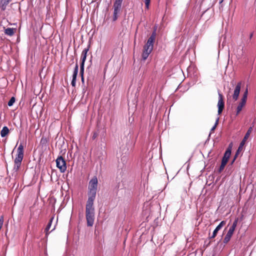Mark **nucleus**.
<instances>
[{
  "mask_svg": "<svg viewBox=\"0 0 256 256\" xmlns=\"http://www.w3.org/2000/svg\"><path fill=\"white\" fill-rule=\"evenodd\" d=\"M98 178L94 176L89 182L88 200L86 202V216L87 226H92L94 220V202L96 196V193L98 187Z\"/></svg>",
  "mask_w": 256,
  "mask_h": 256,
  "instance_id": "nucleus-1",
  "label": "nucleus"
},
{
  "mask_svg": "<svg viewBox=\"0 0 256 256\" xmlns=\"http://www.w3.org/2000/svg\"><path fill=\"white\" fill-rule=\"evenodd\" d=\"M156 30H154L152 32L146 44L144 46L142 58L144 60L148 58L153 50L154 44L156 38Z\"/></svg>",
  "mask_w": 256,
  "mask_h": 256,
  "instance_id": "nucleus-2",
  "label": "nucleus"
},
{
  "mask_svg": "<svg viewBox=\"0 0 256 256\" xmlns=\"http://www.w3.org/2000/svg\"><path fill=\"white\" fill-rule=\"evenodd\" d=\"M24 146L22 144H20L18 148L17 149V154L16 156V157L14 159V170H16V171H18L19 170L22 162L23 160L24 156Z\"/></svg>",
  "mask_w": 256,
  "mask_h": 256,
  "instance_id": "nucleus-3",
  "label": "nucleus"
},
{
  "mask_svg": "<svg viewBox=\"0 0 256 256\" xmlns=\"http://www.w3.org/2000/svg\"><path fill=\"white\" fill-rule=\"evenodd\" d=\"M248 95V88H246L245 92H244L240 102H239L238 106L236 110V116L238 115L240 112L242 110V108L246 106L247 98Z\"/></svg>",
  "mask_w": 256,
  "mask_h": 256,
  "instance_id": "nucleus-4",
  "label": "nucleus"
},
{
  "mask_svg": "<svg viewBox=\"0 0 256 256\" xmlns=\"http://www.w3.org/2000/svg\"><path fill=\"white\" fill-rule=\"evenodd\" d=\"M254 126V125L252 126H250L248 128L247 132H246L241 142L240 146L235 154V156H234V160H232V162L235 160L238 154H239V152L242 150L243 146L244 144L246 142L248 138H249L250 134L252 133V127Z\"/></svg>",
  "mask_w": 256,
  "mask_h": 256,
  "instance_id": "nucleus-5",
  "label": "nucleus"
},
{
  "mask_svg": "<svg viewBox=\"0 0 256 256\" xmlns=\"http://www.w3.org/2000/svg\"><path fill=\"white\" fill-rule=\"evenodd\" d=\"M123 0H115L114 4V14L112 17L113 21H116L118 19V14L120 12L122 5V3Z\"/></svg>",
  "mask_w": 256,
  "mask_h": 256,
  "instance_id": "nucleus-6",
  "label": "nucleus"
},
{
  "mask_svg": "<svg viewBox=\"0 0 256 256\" xmlns=\"http://www.w3.org/2000/svg\"><path fill=\"white\" fill-rule=\"evenodd\" d=\"M58 168L61 172H64L66 170V162L62 156H59L56 160Z\"/></svg>",
  "mask_w": 256,
  "mask_h": 256,
  "instance_id": "nucleus-7",
  "label": "nucleus"
},
{
  "mask_svg": "<svg viewBox=\"0 0 256 256\" xmlns=\"http://www.w3.org/2000/svg\"><path fill=\"white\" fill-rule=\"evenodd\" d=\"M218 114H220L224 107V100L223 95L221 93H218Z\"/></svg>",
  "mask_w": 256,
  "mask_h": 256,
  "instance_id": "nucleus-8",
  "label": "nucleus"
},
{
  "mask_svg": "<svg viewBox=\"0 0 256 256\" xmlns=\"http://www.w3.org/2000/svg\"><path fill=\"white\" fill-rule=\"evenodd\" d=\"M232 144H230L228 147L226 149V151L224 152V156L222 158V162L227 163L230 156L231 154V150H232Z\"/></svg>",
  "mask_w": 256,
  "mask_h": 256,
  "instance_id": "nucleus-9",
  "label": "nucleus"
},
{
  "mask_svg": "<svg viewBox=\"0 0 256 256\" xmlns=\"http://www.w3.org/2000/svg\"><path fill=\"white\" fill-rule=\"evenodd\" d=\"M241 84H242L240 82H238L234 88V94L232 95V99L234 101L237 100L238 98L241 88Z\"/></svg>",
  "mask_w": 256,
  "mask_h": 256,
  "instance_id": "nucleus-10",
  "label": "nucleus"
},
{
  "mask_svg": "<svg viewBox=\"0 0 256 256\" xmlns=\"http://www.w3.org/2000/svg\"><path fill=\"white\" fill-rule=\"evenodd\" d=\"M78 63L76 64L74 70V71L73 75H72V80L71 82L72 86L74 87L76 86V76L78 73Z\"/></svg>",
  "mask_w": 256,
  "mask_h": 256,
  "instance_id": "nucleus-11",
  "label": "nucleus"
},
{
  "mask_svg": "<svg viewBox=\"0 0 256 256\" xmlns=\"http://www.w3.org/2000/svg\"><path fill=\"white\" fill-rule=\"evenodd\" d=\"M226 224V222L224 220L223 221H222L220 224L216 227V228H215V230H214L213 233H212V236H211V237L210 238H214L217 234H218V232Z\"/></svg>",
  "mask_w": 256,
  "mask_h": 256,
  "instance_id": "nucleus-12",
  "label": "nucleus"
},
{
  "mask_svg": "<svg viewBox=\"0 0 256 256\" xmlns=\"http://www.w3.org/2000/svg\"><path fill=\"white\" fill-rule=\"evenodd\" d=\"M234 230L232 228H230L226 236L224 239V244H227L230 240L231 237L232 236Z\"/></svg>",
  "mask_w": 256,
  "mask_h": 256,
  "instance_id": "nucleus-13",
  "label": "nucleus"
},
{
  "mask_svg": "<svg viewBox=\"0 0 256 256\" xmlns=\"http://www.w3.org/2000/svg\"><path fill=\"white\" fill-rule=\"evenodd\" d=\"M88 48H85L82 52L81 54V64H84L85 61L87 56V53L88 51Z\"/></svg>",
  "mask_w": 256,
  "mask_h": 256,
  "instance_id": "nucleus-14",
  "label": "nucleus"
},
{
  "mask_svg": "<svg viewBox=\"0 0 256 256\" xmlns=\"http://www.w3.org/2000/svg\"><path fill=\"white\" fill-rule=\"evenodd\" d=\"M10 2V0H0V8L2 10L4 11L6 10V6Z\"/></svg>",
  "mask_w": 256,
  "mask_h": 256,
  "instance_id": "nucleus-15",
  "label": "nucleus"
},
{
  "mask_svg": "<svg viewBox=\"0 0 256 256\" xmlns=\"http://www.w3.org/2000/svg\"><path fill=\"white\" fill-rule=\"evenodd\" d=\"M16 28H8L4 30V34L9 36H12L14 34Z\"/></svg>",
  "mask_w": 256,
  "mask_h": 256,
  "instance_id": "nucleus-16",
  "label": "nucleus"
},
{
  "mask_svg": "<svg viewBox=\"0 0 256 256\" xmlns=\"http://www.w3.org/2000/svg\"><path fill=\"white\" fill-rule=\"evenodd\" d=\"M10 132L8 128L5 126L3 127L2 129V130L0 132V135L1 136L4 138L6 136H7Z\"/></svg>",
  "mask_w": 256,
  "mask_h": 256,
  "instance_id": "nucleus-17",
  "label": "nucleus"
},
{
  "mask_svg": "<svg viewBox=\"0 0 256 256\" xmlns=\"http://www.w3.org/2000/svg\"><path fill=\"white\" fill-rule=\"evenodd\" d=\"M53 220H54V217H52L50 219L48 224H47V226H46V228L44 230V232H46V235H48L50 233L48 230H50V226H52V224Z\"/></svg>",
  "mask_w": 256,
  "mask_h": 256,
  "instance_id": "nucleus-18",
  "label": "nucleus"
},
{
  "mask_svg": "<svg viewBox=\"0 0 256 256\" xmlns=\"http://www.w3.org/2000/svg\"><path fill=\"white\" fill-rule=\"evenodd\" d=\"M238 218H236V219L234 220V222H233V224H232V226L230 227V228H232V230H235L236 228V226H237V224H238Z\"/></svg>",
  "mask_w": 256,
  "mask_h": 256,
  "instance_id": "nucleus-19",
  "label": "nucleus"
},
{
  "mask_svg": "<svg viewBox=\"0 0 256 256\" xmlns=\"http://www.w3.org/2000/svg\"><path fill=\"white\" fill-rule=\"evenodd\" d=\"M144 1L145 3L146 8L148 10L150 4V0H144Z\"/></svg>",
  "mask_w": 256,
  "mask_h": 256,
  "instance_id": "nucleus-20",
  "label": "nucleus"
},
{
  "mask_svg": "<svg viewBox=\"0 0 256 256\" xmlns=\"http://www.w3.org/2000/svg\"><path fill=\"white\" fill-rule=\"evenodd\" d=\"M16 99L14 97L11 98L10 100L8 102V106H12L14 104V103L15 102Z\"/></svg>",
  "mask_w": 256,
  "mask_h": 256,
  "instance_id": "nucleus-21",
  "label": "nucleus"
},
{
  "mask_svg": "<svg viewBox=\"0 0 256 256\" xmlns=\"http://www.w3.org/2000/svg\"><path fill=\"white\" fill-rule=\"evenodd\" d=\"M84 64H80V76H84Z\"/></svg>",
  "mask_w": 256,
  "mask_h": 256,
  "instance_id": "nucleus-22",
  "label": "nucleus"
},
{
  "mask_svg": "<svg viewBox=\"0 0 256 256\" xmlns=\"http://www.w3.org/2000/svg\"><path fill=\"white\" fill-rule=\"evenodd\" d=\"M226 164L227 163H226L224 162H222L220 166V172L222 170L224 169V168L226 165Z\"/></svg>",
  "mask_w": 256,
  "mask_h": 256,
  "instance_id": "nucleus-23",
  "label": "nucleus"
},
{
  "mask_svg": "<svg viewBox=\"0 0 256 256\" xmlns=\"http://www.w3.org/2000/svg\"><path fill=\"white\" fill-rule=\"evenodd\" d=\"M218 118L217 119L215 125L212 128V130L215 129L216 127V125L218 124Z\"/></svg>",
  "mask_w": 256,
  "mask_h": 256,
  "instance_id": "nucleus-24",
  "label": "nucleus"
},
{
  "mask_svg": "<svg viewBox=\"0 0 256 256\" xmlns=\"http://www.w3.org/2000/svg\"><path fill=\"white\" fill-rule=\"evenodd\" d=\"M98 136V134L96 132L94 133L92 136V138L95 139Z\"/></svg>",
  "mask_w": 256,
  "mask_h": 256,
  "instance_id": "nucleus-25",
  "label": "nucleus"
},
{
  "mask_svg": "<svg viewBox=\"0 0 256 256\" xmlns=\"http://www.w3.org/2000/svg\"><path fill=\"white\" fill-rule=\"evenodd\" d=\"M81 76L82 82L84 84V76Z\"/></svg>",
  "mask_w": 256,
  "mask_h": 256,
  "instance_id": "nucleus-26",
  "label": "nucleus"
},
{
  "mask_svg": "<svg viewBox=\"0 0 256 256\" xmlns=\"http://www.w3.org/2000/svg\"><path fill=\"white\" fill-rule=\"evenodd\" d=\"M252 36H253L252 33H251L250 36V38H252Z\"/></svg>",
  "mask_w": 256,
  "mask_h": 256,
  "instance_id": "nucleus-27",
  "label": "nucleus"
},
{
  "mask_svg": "<svg viewBox=\"0 0 256 256\" xmlns=\"http://www.w3.org/2000/svg\"><path fill=\"white\" fill-rule=\"evenodd\" d=\"M223 1H224V0H220V3H222Z\"/></svg>",
  "mask_w": 256,
  "mask_h": 256,
  "instance_id": "nucleus-28",
  "label": "nucleus"
}]
</instances>
